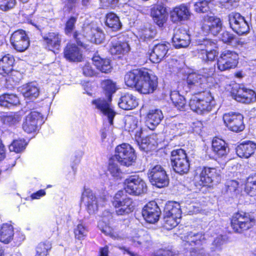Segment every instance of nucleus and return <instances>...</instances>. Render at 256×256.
<instances>
[{"label":"nucleus","instance_id":"obj_64","mask_svg":"<svg viewBox=\"0 0 256 256\" xmlns=\"http://www.w3.org/2000/svg\"><path fill=\"white\" fill-rule=\"evenodd\" d=\"M190 253L191 256H203L204 252L202 249L193 248Z\"/></svg>","mask_w":256,"mask_h":256},{"label":"nucleus","instance_id":"obj_3","mask_svg":"<svg viewBox=\"0 0 256 256\" xmlns=\"http://www.w3.org/2000/svg\"><path fill=\"white\" fill-rule=\"evenodd\" d=\"M198 57L204 62H212L218 55V44L210 39L199 40L197 41Z\"/></svg>","mask_w":256,"mask_h":256},{"label":"nucleus","instance_id":"obj_51","mask_svg":"<svg viewBox=\"0 0 256 256\" xmlns=\"http://www.w3.org/2000/svg\"><path fill=\"white\" fill-rule=\"evenodd\" d=\"M220 38L223 42L228 44H236L238 42L236 36L232 33L226 30L220 34Z\"/></svg>","mask_w":256,"mask_h":256},{"label":"nucleus","instance_id":"obj_24","mask_svg":"<svg viewBox=\"0 0 256 256\" xmlns=\"http://www.w3.org/2000/svg\"><path fill=\"white\" fill-rule=\"evenodd\" d=\"M130 50L129 44L126 42H122L120 38H112L110 41V52L112 54H124Z\"/></svg>","mask_w":256,"mask_h":256},{"label":"nucleus","instance_id":"obj_16","mask_svg":"<svg viewBox=\"0 0 256 256\" xmlns=\"http://www.w3.org/2000/svg\"><path fill=\"white\" fill-rule=\"evenodd\" d=\"M232 95L236 101L244 104H250L256 100V94L254 90L237 85L232 88Z\"/></svg>","mask_w":256,"mask_h":256},{"label":"nucleus","instance_id":"obj_62","mask_svg":"<svg viewBox=\"0 0 256 256\" xmlns=\"http://www.w3.org/2000/svg\"><path fill=\"white\" fill-rule=\"evenodd\" d=\"M136 138V141L138 142V144L140 148L142 150L144 151L148 152V151L150 150H153V148H152L151 146H148V145H147V144L144 143L142 140L140 141V143L138 140V139L140 138Z\"/></svg>","mask_w":256,"mask_h":256},{"label":"nucleus","instance_id":"obj_10","mask_svg":"<svg viewBox=\"0 0 256 256\" xmlns=\"http://www.w3.org/2000/svg\"><path fill=\"white\" fill-rule=\"evenodd\" d=\"M115 158L122 165L128 166L134 162L136 156L129 144H122L116 148Z\"/></svg>","mask_w":256,"mask_h":256},{"label":"nucleus","instance_id":"obj_63","mask_svg":"<svg viewBox=\"0 0 256 256\" xmlns=\"http://www.w3.org/2000/svg\"><path fill=\"white\" fill-rule=\"evenodd\" d=\"M158 252L161 256H177L172 251L168 250H161Z\"/></svg>","mask_w":256,"mask_h":256},{"label":"nucleus","instance_id":"obj_53","mask_svg":"<svg viewBox=\"0 0 256 256\" xmlns=\"http://www.w3.org/2000/svg\"><path fill=\"white\" fill-rule=\"evenodd\" d=\"M21 120V117L17 114H11L4 116L2 118L3 122L8 125L15 124Z\"/></svg>","mask_w":256,"mask_h":256},{"label":"nucleus","instance_id":"obj_27","mask_svg":"<svg viewBox=\"0 0 256 256\" xmlns=\"http://www.w3.org/2000/svg\"><path fill=\"white\" fill-rule=\"evenodd\" d=\"M256 150V143L248 140L240 144L236 148V152L240 158H248Z\"/></svg>","mask_w":256,"mask_h":256},{"label":"nucleus","instance_id":"obj_45","mask_svg":"<svg viewBox=\"0 0 256 256\" xmlns=\"http://www.w3.org/2000/svg\"><path fill=\"white\" fill-rule=\"evenodd\" d=\"M84 30L88 36H92L96 44H100L104 38V34L96 29H92L90 26L84 28Z\"/></svg>","mask_w":256,"mask_h":256},{"label":"nucleus","instance_id":"obj_15","mask_svg":"<svg viewBox=\"0 0 256 256\" xmlns=\"http://www.w3.org/2000/svg\"><path fill=\"white\" fill-rule=\"evenodd\" d=\"M230 28L239 35L248 32L249 26L245 18L238 12H231L228 16Z\"/></svg>","mask_w":256,"mask_h":256},{"label":"nucleus","instance_id":"obj_17","mask_svg":"<svg viewBox=\"0 0 256 256\" xmlns=\"http://www.w3.org/2000/svg\"><path fill=\"white\" fill-rule=\"evenodd\" d=\"M190 7V4H182L174 8L170 13L172 21L178 23L188 20L192 15Z\"/></svg>","mask_w":256,"mask_h":256},{"label":"nucleus","instance_id":"obj_4","mask_svg":"<svg viewBox=\"0 0 256 256\" xmlns=\"http://www.w3.org/2000/svg\"><path fill=\"white\" fill-rule=\"evenodd\" d=\"M171 165L174 170L182 175L187 174L190 164L186 152L181 148L173 150L171 152Z\"/></svg>","mask_w":256,"mask_h":256},{"label":"nucleus","instance_id":"obj_29","mask_svg":"<svg viewBox=\"0 0 256 256\" xmlns=\"http://www.w3.org/2000/svg\"><path fill=\"white\" fill-rule=\"evenodd\" d=\"M151 14L154 22L159 27H162L168 18L166 8L162 6H156L152 9Z\"/></svg>","mask_w":256,"mask_h":256},{"label":"nucleus","instance_id":"obj_37","mask_svg":"<svg viewBox=\"0 0 256 256\" xmlns=\"http://www.w3.org/2000/svg\"><path fill=\"white\" fill-rule=\"evenodd\" d=\"M144 70L141 69H136L127 72L124 76V82L126 85L130 87L134 86L136 88L137 82L140 79Z\"/></svg>","mask_w":256,"mask_h":256},{"label":"nucleus","instance_id":"obj_28","mask_svg":"<svg viewBox=\"0 0 256 256\" xmlns=\"http://www.w3.org/2000/svg\"><path fill=\"white\" fill-rule=\"evenodd\" d=\"M44 40L50 50L55 52L60 49L62 36L58 32H50L43 36Z\"/></svg>","mask_w":256,"mask_h":256},{"label":"nucleus","instance_id":"obj_49","mask_svg":"<svg viewBox=\"0 0 256 256\" xmlns=\"http://www.w3.org/2000/svg\"><path fill=\"white\" fill-rule=\"evenodd\" d=\"M88 229L82 222L78 224L74 228L75 238L78 240H83L87 235Z\"/></svg>","mask_w":256,"mask_h":256},{"label":"nucleus","instance_id":"obj_9","mask_svg":"<svg viewBox=\"0 0 256 256\" xmlns=\"http://www.w3.org/2000/svg\"><path fill=\"white\" fill-rule=\"evenodd\" d=\"M125 190L130 194L140 196L146 192L148 188L145 182L138 176H130L124 181Z\"/></svg>","mask_w":256,"mask_h":256},{"label":"nucleus","instance_id":"obj_56","mask_svg":"<svg viewBox=\"0 0 256 256\" xmlns=\"http://www.w3.org/2000/svg\"><path fill=\"white\" fill-rule=\"evenodd\" d=\"M83 74L87 76H92L96 72L90 64L86 62L82 68Z\"/></svg>","mask_w":256,"mask_h":256},{"label":"nucleus","instance_id":"obj_41","mask_svg":"<svg viewBox=\"0 0 256 256\" xmlns=\"http://www.w3.org/2000/svg\"><path fill=\"white\" fill-rule=\"evenodd\" d=\"M20 103L18 98L16 94H4L0 96V105L10 108Z\"/></svg>","mask_w":256,"mask_h":256},{"label":"nucleus","instance_id":"obj_52","mask_svg":"<svg viewBox=\"0 0 256 256\" xmlns=\"http://www.w3.org/2000/svg\"><path fill=\"white\" fill-rule=\"evenodd\" d=\"M26 145L24 140H17L13 141L12 143L10 145L9 149L11 152H14L18 153L22 152L26 148Z\"/></svg>","mask_w":256,"mask_h":256},{"label":"nucleus","instance_id":"obj_57","mask_svg":"<svg viewBox=\"0 0 256 256\" xmlns=\"http://www.w3.org/2000/svg\"><path fill=\"white\" fill-rule=\"evenodd\" d=\"M150 242V238L148 234H144L140 236V240L137 241L138 244L148 246Z\"/></svg>","mask_w":256,"mask_h":256},{"label":"nucleus","instance_id":"obj_7","mask_svg":"<svg viewBox=\"0 0 256 256\" xmlns=\"http://www.w3.org/2000/svg\"><path fill=\"white\" fill-rule=\"evenodd\" d=\"M204 98L194 97L190 100L189 106L190 109L199 114L208 112L212 107L213 98L208 92H204Z\"/></svg>","mask_w":256,"mask_h":256},{"label":"nucleus","instance_id":"obj_6","mask_svg":"<svg viewBox=\"0 0 256 256\" xmlns=\"http://www.w3.org/2000/svg\"><path fill=\"white\" fill-rule=\"evenodd\" d=\"M117 215H126L132 212L134 210L132 199L126 198L123 191H118L114 196L112 201Z\"/></svg>","mask_w":256,"mask_h":256},{"label":"nucleus","instance_id":"obj_36","mask_svg":"<svg viewBox=\"0 0 256 256\" xmlns=\"http://www.w3.org/2000/svg\"><path fill=\"white\" fill-rule=\"evenodd\" d=\"M14 232L12 225L4 224L0 226V242L9 244L14 238Z\"/></svg>","mask_w":256,"mask_h":256},{"label":"nucleus","instance_id":"obj_31","mask_svg":"<svg viewBox=\"0 0 256 256\" xmlns=\"http://www.w3.org/2000/svg\"><path fill=\"white\" fill-rule=\"evenodd\" d=\"M14 58L10 54H7L0 59V74L6 76L12 73Z\"/></svg>","mask_w":256,"mask_h":256},{"label":"nucleus","instance_id":"obj_32","mask_svg":"<svg viewBox=\"0 0 256 256\" xmlns=\"http://www.w3.org/2000/svg\"><path fill=\"white\" fill-rule=\"evenodd\" d=\"M212 146L213 152L218 157L224 156L229 152L227 144L222 139L214 138L212 141Z\"/></svg>","mask_w":256,"mask_h":256},{"label":"nucleus","instance_id":"obj_59","mask_svg":"<svg viewBox=\"0 0 256 256\" xmlns=\"http://www.w3.org/2000/svg\"><path fill=\"white\" fill-rule=\"evenodd\" d=\"M102 5L106 8H115L118 4L119 0H100Z\"/></svg>","mask_w":256,"mask_h":256},{"label":"nucleus","instance_id":"obj_13","mask_svg":"<svg viewBox=\"0 0 256 256\" xmlns=\"http://www.w3.org/2000/svg\"><path fill=\"white\" fill-rule=\"evenodd\" d=\"M222 26L221 20L212 14L205 15L203 17L202 29L206 34L217 35L222 30Z\"/></svg>","mask_w":256,"mask_h":256},{"label":"nucleus","instance_id":"obj_19","mask_svg":"<svg viewBox=\"0 0 256 256\" xmlns=\"http://www.w3.org/2000/svg\"><path fill=\"white\" fill-rule=\"evenodd\" d=\"M160 214L161 210L154 201L149 202L142 210V215L144 219L151 224H154L158 220Z\"/></svg>","mask_w":256,"mask_h":256},{"label":"nucleus","instance_id":"obj_38","mask_svg":"<svg viewBox=\"0 0 256 256\" xmlns=\"http://www.w3.org/2000/svg\"><path fill=\"white\" fill-rule=\"evenodd\" d=\"M138 120L137 118L133 116H130L126 118L125 121V128L129 132H135L136 138H140L142 134V130L140 128H138Z\"/></svg>","mask_w":256,"mask_h":256},{"label":"nucleus","instance_id":"obj_2","mask_svg":"<svg viewBox=\"0 0 256 256\" xmlns=\"http://www.w3.org/2000/svg\"><path fill=\"white\" fill-rule=\"evenodd\" d=\"M203 73L204 75L196 72L190 74L186 78V83L190 88L198 92H204L207 86V78L212 76L214 72V68L208 70L204 68Z\"/></svg>","mask_w":256,"mask_h":256},{"label":"nucleus","instance_id":"obj_47","mask_svg":"<svg viewBox=\"0 0 256 256\" xmlns=\"http://www.w3.org/2000/svg\"><path fill=\"white\" fill-rule=\"evenodd\" d=\"M180 218L170 216L169 214L164 213L163 225L167 230H171L176 226L180 222Z\"/></svg>","mask_w":256,"mask_h":256},{"label":"nucleus","instance_id":"obj_48","mask_svg":"<svg viewBox=\"0 0 256 256\" xmlns=\"http://www.w3.org/2000/svg\"><path fill=\"white\" fill-rule=\"evenodd\" d=\"M52 248V244L48 241L40 243L36 248V256H46Z\"/></svg>","mask_w":256,"mask_h":256},{"label":"nucleus","instance_id":"obj_18","mask_svg":"<svg viewBox=\"0 0 256 256\" xmlns=\"http://www.w3.org/2000/svg\"><path fill=\"white\" fill-rule=\"evenodd\" d=\"M10 42L14 48L18 52L26 50L30 44V40L26 32L22 30L14 32L10 38Z\"/></svg>","mask_w":256,"mask_h":256},{"label":"nucleus","instance_id":"obj_33","mask_svg":"<svg viewBox=\"0 0 256 256\" xmlns=\"http://www.w3.org/2000/svg\"><path fill=\"white\" fill-rule=\"evenodd\" d=\"M20 90L23 96L30 100H34L40 94V89L38 84L34 82H30L23 85Z\"/></svg>","mask_w":256,"mask_h":256},{"label":"nucleus","instance_id":"obj_60","mask_svg":"<svg viewBox=\"0 0 256 256\" xmlns=\"http://www.w3.org/2000/svg\"><path fill=\"white\" fill-rule=\"evenodd\" d=\"M141 140H142L144 143L147 144L148 146H151L153 149L156 147L155 144L156 142L152 136H146L145 138H142Z\"/></svg>","mask_w":256,"mask_h":256},{"label":"nucleus","instance_id":"obj_44","mask_svg":"<svg viewBox=\"0 0 256 256\" xmlns=\"http://www.w3.org/2000/svg\"><path fill=\"white\" fill-rule=\"evenodd\" d=\"M156 34V30L152 27L143 26L138 31V36L144 41H147L154 38Z\"/></svg>","mask_w":256,"mask_h":256},{"label":"nucleus","instance_id":"obj_34","mask_svg":"<svg viewBox=\"0 0 256 256\" xmlns=\"http://www.w3.org/2000/svg\"><path fill=\"white\" fill-rule=\"evenodd\" d=\"M184 239L189 244L197 246L202 245L206 240L204 234L196 231L188 232L184 236Z\"/></svg>","mask_w":256,"mask_h":256},{"label":"nucleus","instance_id":"obj_42","mask_svg":"<svg viewBox=\"0 0 256 256\" xmlns=\"http://www.w3.org/2000/svg\"><path fill=\"white\" fill-rule=\"evenodd\" d=\"M92 61L96 68L102 72L108 73L111 72L112 66L109 59L102 58L100 56H94Z\"/></svg>","mask_w":256,"mask_h":256},{"label":"nucleus","instance_id":"obj_14","mask_svg":"<svg viewBox=\"0 0 256 256\" xmlns=\"http://www.w3.org/2000/svg\"><path fill=\"white\" fill-rule=\"evenodd\" d=\"M244 117L239 113L228 112L223 116L224 123L231 131L236 132H242L245 128Z\"/></svg>","mask_w":256,"mask_h":256},{"label":"nucleus","instance_id":"obj_21","mask_svg":"<svg viewBox=\"0 0 256 256\" xmlns=\"http://www.w3.org/2000/svg\"><path fill=\"white\" fill-rule=\"evenodd\" d=\"M199 184L209 186L212 182L219 180V176L215 168L204 167L199 176Z\"/></svg>","mask_w":256,"mask_h":256},{"label":"nucleus","instance_id":"obj_22","mask_svg":"<svg viewBox=\"0 0 256 256\" xmlns=\"http://www.w3.org/2000/svg\"><path fill=\"white\" fill-rule=\"evenodd\" d=\"M173 46L176 48L187 47L190 44V36L183 28L175 30L172 38Z\"/></svg>","mask_w":256,"mask_h":256},{"label":"nucleus","instance_id":"obj_50","mask_svg":"<svg viewBox=\"0 0 256 256\" xmlns=\"http://www.w3.org/2000/svg\"><path fill=\"white\" fill-rule=\"evenodd\" d=\"M118 162L114 160L109 161L108 171L112 176L116 178H120L122 172L118 164Z\"/></svg>","mask_w":256,"mask_h":256},{"label":"nucleus","instance_id":"obj_58","mask_svg":"<svg viewBox=\"0 0 256 256\" xmlns=\"http://www.w3.org/2000/svg\"><path fill=\"white\" fill-rule=\"evenodd\" d=\"M226 186L228 191L235 192L238 188V182L235 180H229L226 182Z\"/></svg>","mask_w":256,"mask_h":256},{"label":"nucleus","instance_id":"obj_54","mask_svg":"<svg viewBox=\"0 0 256 256\" xmlns=\"http://www.w3.org/2000/svg\"><path fill=\"white\" fill-rule=\"evenodd\" d=\"M77 20V18L74 16L70 17L66 22L65 26V33L68 35L70 34L75 27V24Z\"/></svg>","mask_w":256,"mask_h":256},{"label":"nucleus","instance_id":"obj_25","mask_svg":"<svg viewBox=\"0 0 256 256\" xmlns=\"http://www.w3.org/2000/svg\"><path fill=\"white\" fill-rule=\"evenodd\" d=\"M40 114L32 112L28 115L23 122L22 128L27 133L34 132L38 129V120L40 119Z\"/></svg>","mask_w":256,"mask_h":256},{"label":"nucleus","instance_id":"obj_8","mask_svg":"<svg viewBox=\"0 0 256 256\" xmlns=\"http://www.w3.org/2000/svg\"><path fill=\"white\" fill-rule=\"evenodd\" d=\"M158 78L156 76L150 75L144 70L139 80L137 82L136 89L142 94L152 93L157 88Z\"/></svg>","mask_w":256,"mask_h":256},{"label":"nucleus","instance_id":"obj_26","mask_svg":"<svg viewBox=\"0 0 256 256\" xmlns=\"http://www.w3.org/2000/svg\"><path fill=\"white\" fill-rule=\"evenodd\" d=\"M64 58L70 62H78L82 58V52L75 44H68L64 49Z\"/></svg>","mask_w":256,"mask_h":256},{"label":"nucleus","instance_id":"obj_23","mask_svg":"<svg viewBox=\"0 0 256 256\" xmlns=\"http://www.w3.org/2000/svg\"><path fill=\"white\" fill-rule=\"evenodd\" d=\"M170 46V44L168 42L155 45L150 54V60L154 63H159L166 56Z\"/></svg>","mask_w":256,"mask_h":256},{"label":"nucleus","instance_id":"obj_40","mask_svg":"<svg viewBox=\"0 0 256 256\" xmlns=\"http://www.w3.org/2000/svg\"><path fill=\"white\" fill-rule=\"evenodd\" d=\"M170 99L174 106L178 110H185L187 106L185 98L178 92L174 91L170 94Z\"/></svg>","mask_w":256,"mask_h":256},{"label":"nucleus","instance_id":"obj_5","mask_svg":"<svg viewBox=\"0 0 256 256\" xmlns=\"http://www.w3.org/2000/svg\"><path fill=\"white\" fill-rule=\"evenodd\" d=\"M254 218L249 213L239 212L232 217L231 226L235 232L242 233L252 228L254 224Z\"/></svg>","mask_w":256,"mask_h":256},{"label":"nucleus","instance_id":"obj_39","mask_svg":"<svg viewBox=\"0 0 256 256\" xmlns=\"http://www.w3.org/2000/svg\"><path fill=\"white\" fill-rule=\"evenodd\" d=\"M164 213L180 218L182 210L180 204L175 202H168L165 205Z\"/></svg>","mask_w":256,"mask_h":256},{"label":"nucleus","instance_id":"obj_30","mask_svg":"<svg viewBox=\"0 0 256 256\" xmlns=\"http://www.w3.org/2000/svg\"><path fill=\"white\" fill-rule=\"evenodd\" d=\"M118 105L120 108L124 110H130L138 106L137 98L130 94H125L120 98Z\"/></svg>","mask_w":256,"mask_h":256},{"label":"nucleus","instance_id":"obj_46","mask_svg":"<svg viewBox=\"0 0 256 256\" xmlns=\"http://www.w3.org/2000/svg\"><path fill=\"white\" fill-rule=\"evenodd\" d=\"M245 191L250 196L256 195V174H252L247 178Z\"/></svg>","mask_w":256,"mask_h":256},{"label":"nucleus","instance_id":"obj_11","mask_svg":"<svg viewBox=\"0 0 256 256\" xmlns=\"http://www.w3.org/2000/svg\"><path fill=\"white\" fill-rule=\"evenodd\" d=\"M148 176L152 185L158 188L167 186L169 179L166 170L160 165H156L148 170Z\"/></svg>","mask_w":256,"mask_h":256},{"label":"nucleus","instance_id":"obj_20","mask_svg":"<svg viewBox=\"0 0 256 256\" xmlns=\"http://www.w3.org/2000/svg\"><path fill=\"white\" fill-rule=\"evenodd\" d=\"M81 200L90 214H93L98 210V198L90 190L84 189L82 193Z\"/></svg>","mask_w":256,"mask_h":256},{"label":"nucleus","instance_id":"obj_55","mask_svg":"<svg viewBox=\"0 0 256 256\" xmlns=\"http://www.w3.org/2000/svg\"><path fill=\"white\" fill-rule=\"evenodd\" d=\"M16 0H0V9L6 11L14 8Z\"/></svg>","mask_w":256,"mask_h":256},{"label":"nucleus","instance_id":"obj_35","mask_svg":"<svg viewBox=\"0 0 256 256\" xmlns=\"http://www.w3.org/2000/svg\"><path fill=\"white\" fill-rule=\"evenodd\" d=\"M147 117L146 123L149 128L151 130H154L164 118L162 112L158 109L150 110Z\"/></svg>","mask_w":256,"mask_h":256},{"label":"nucleus","instance_id":"obj_61","mask_svg":"<svg viewBox=\"0 0 256 256\" xmlns=\"http://www.w3.org/2000/svg\"><path fill=\"white\" fill-rule=\"evenodd\" d=\"M224 242V238L222 236H217L214 240L212 245L215 246L214 247L212 248L213 250H215V248L220 246Z\"/></svg>","mask_w":256,"mask_h":256},{"label":"nucleus","instance_id":"obj_1","mask_svg":"<svg viewBox=\"0 0 256 256\" xmlns=\"http://www.w3.org/2000/svg\"><path fill=\"white\" fill-rule=\"evenodd\" d=\"M104 88L107 100L98 98L92 101V104L96 108L106 116L110 125L113 124V120L116 115L113 108L111 104L112 96L116 92L115 84L110 80H106L104 82Z\"/></svg>","mask_w":256,"mask_h":256},{"label":"nucleus","instance_id":"obj_43","mask_svg":"<svg viewBox=\"0 0 256 256\" xmlns=\"http://www.w3.org/2000/svg\"><path fill=\"white\" fill-rule=\"evenodd\" d=\"M106 24L114 31L119 30L122 26L118 17L114 13H110L106 15Z\"/></svg>","mask_w":256,"mask_h":256},{"label":"nucleus","instance_id":"obj_12","mask_svg":"<svg viewBox=\"0 0 256 256\" xmlns=\"http://www.w3.org/2000/svg\"><path fill=\"white\" fill-rule=\"evenodd\" d=\"M238 54L235 52L225 50L218 59V68L220 71L234 68L238 64Z\"/></svg>","mask_w":256,"mask_h":256}]
</instances>
